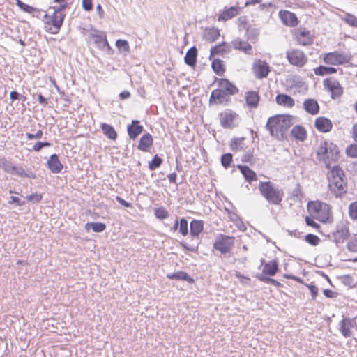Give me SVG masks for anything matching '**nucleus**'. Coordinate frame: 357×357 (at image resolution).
<instances>
[{"label":"nucleus","mask_w":357,"mask_h":357,"mask_svg":"<svg viewBox=\"0 0 357 357\" xmlns=\"http://www.w3.org/2000/svg\"><path fill=\"white\" fill-rule=\"evenodd\" d=\"M314 218H312L311 215L306 216L305 217V222L307 225L312 227V228L315 229L317 231L320 232L321 226L314 221Z\"/></svg>","instance_id":"obj_50"},{"label":"nucleus","mask_w":357,"mask_h":357,"mask_svg":"<svg viewBox=\"0 0 357 357\" xmlns=\"http://www.w3.org/2000/svg\"><path fill=\"white\" fill-rule=\"evenodd\" d=\"M162 162V158L158 156V155H155L152 160L149 162V168L150 170H155V169L160 167Z\"/></svg>","instance_id":"obj_44"},{"label":"nucleus","mask_w":357,"mask_h":357,"mask_svg":"<svg viewBox=\"0 0 357 357\" xmlns=\"http://www.w3.org/2000/svg\"><path fill=\"white\" fill-rule=\"evenodd\" d=\"M347 249L352 252H357V238L350 240L347 245Z\"/></svg>","instance_id":"obj_56"},{"label":"nucleus","mask_w":357,"mask_h":357,"mask_svg":"<svg viewBox=\"0 0 357 357\" xmlns=\"http://www.w3.org/2000/svg\"><path fill=\"white\" fill-rule=\"evenodd\" d=\"M217 88L211 91L208 104L210 106H226L231 102V97L239 92L237 86L227 78H215Z\"/></svg>","instance_id":"obj_1"},{"label":"nucleus","mask_w":357,"mask_h":357,"mask_svg":"<svg viewBox=\"0 0 357 357\" xmlns=\"http://www.w3.org/2000/svg\"><path fill=\"white\" fill-rule=\"evenodd\" d=\"M356 317H342L338 323V329L342 335L345 337H350L353 335L354 331H357Z\"/></svg>","instance_id":"obj_13"},{"label":"nucleus","mask_w":357,"mask_h":357,"mask_svg":"<svg viewBox=\"0 0 357 357\" xmlns=\"http://www.w3.org/2000/svg\"><path fill=\"white\" fill-rule=\"evenodd\" d=\"M323 62L329 66H341L349 63L351 56L343 52L333 51L321 54Z\"/></svg>","instance_id":"obj_8"},{"label":"nucleus","mask_w":357,"mask_h":357,"mask_svg":"<svg viewBox=\"0 0 357 357\" xmlns=\"http://www.w3.org/2000/svg\"><path fill=\"white\" fill-rule=\"evenodd\" d=\"M328 190L336 198L342 197L347 193V182L344 170L335 165L327 174Z\"/></svg>","instance_id":"obj_2"},{"label":"nucleus","mask_w":357,"mask_h":357,"mask_svg":"<svg viewBox=\"0 0 357 357\" xmlns=\"http://www.w3.org/2000/svg\"><path fill=\"white\" fill-rule=\"evenodd\" d=\"M351 135L353 140L357 142V121L352 125L351 129Z\"/></svg>","instance_id":"obj_62"},{"label":"nucleus","mask_w":357,"mask_h":357,"mask_svg":"<svg viewBox=\"0 0 357 357\" xmlns=\"http://www.w3.org/2000/svg\"><path fill=\"white\" fill-rule=\"evenodd\" d=\"M52 9V13L48 12L45 13L42 20L44 24V29L47 32L56 34L63 24L65 14L63 11V6L57 9L54 8Z\"/></svg>","instance_id":"obj_7"},{"label":"nucleus","mask_w":357,"mask_h":357,"mask_svg":"<svg viewBox=\"0 0 357 357\" xmlns=\"http://www.w3.org/2000/svg\"><path fill=\"white\" fill-rule=\"evenodd\" d=\"M197 56V50L195 47H191L188 50L185 56V62L188 66L193 67L196 64Z\"/></svg>","instance_id":"obj_36"},{"label":"nucleus","mask_w":357,"mask_h":357,"mask_svg":"<svg viewBox=\"0 0 357 357\" xmlns=\"http://www.w3.org/2000/svg\"><path fill=\"white\" fill-rule=\"evenodd\" d=\"M238 26L240 27V29L246 30L247 29L249 28L248 22H247V18L245 16L240 17L238 19Z\"/></svg>","instance_id":"obj_59"},{"label":"nucleus","mask_w":357,"mask_h":357,"mask_svg":"<svg viewBox=\"0 0 357 357\" xmlns=\"http://www.w3.org/2000/svg\"><path fill=\"white\" fill-rule=\"evenodd\" d=\"M43 132L42 130H38L35 134L33 133H26V138L29 140H32L34 139H40L43 137Z\"/></svg>","instance_id":"obj_58"},{"label":"nucleus","mask_w":357,"mask_h":357,"mask_svg":"<svg viewBox=\"0 0 357 357\" xmlns=\"http://www.w3.org/2000/svg\"><path fill=\"white\" fill-rule=\"evenodd\" d=\"M307 211L312 218L322 223H332L333 216L331 206L319 200L310 201L307 205Z\"/></svg>","instance_id":"obj_5"},{"label":"nucleus","mask_w":357,"mask_h":357,"mask_svg":"<svg viewBox=\"0 0 357 357\" xmlns=\"http://www.w3.org/2000/svg\"><path fill=\"white\" fill-rule=\"evenodd\" d=\"M90 228L94 232H102L106 229V225L102 222H88L85 225V229L89 230Z\"/></svg>","instance_id":"obj_40"},{"label":"nucleus","mask_w":357,"mask_h":357,"mask_svg":"<svg viewBox=\"0 0 357 357\" xmlns=\"http://www.w3.org/2000/svg\"><path fill=\"white\" fill-rule=\"evenodd\" d=\"M350 236L349 222L346 220H342L337 222L335 229L332 233V236L336 243H342Z\"/></svg>","instance_id":"obj_14"},{"label":"nucleus","mask_w":357,"mask_h":357,"mask_svg":"<svg viewBox=\"0 0 357 357\" xmlns=\"http://www.w3.org/2000/svg\"><path fill=\"white\" fill-rule=\"evenodd\" d=\"M275 102L278 105L286 109H291L295 105V100L285 93L278 94L275 97Z\"/></svg>","instance_id":"obj_26"},{"label":"nucleus","mask_w":357,"mask_h":357,"mask_svg":"<svg viewBox=\"0 0 357 357\" xmlns=\"http://www.w3.org/2000/svg\"><path fill=\"white\" fill-rule=\"evenodd\" d=\"M290 135L294 140L303 142L307 138V131L304 126L296 125L291 130Z\"/></svg>","instance_id":"obj_22"},{"label":"nucleus","mask_w":357,"mask_h":357,"mask_svg":"<svg viewBox=\"0 0 357 357\" xmlns=\"http://www.w3.org/2000/svg\"><path fill=\"white\" fill-rule=\"evenodd\" d=\"M47 166L50 171L53 174L61 172L63 165L61 162L59 156L56 154H52L47 161Z\"/></svg>","instance_id":"obj_23"},{"label":"nucleus","mask_w":357,"mask_h":357,"mask_svg":"<svg viewBox=\"0 0 357 357\" xmlns=\"http://www.w3.org/2000/svg\"><path fill=\"white\" fill-rule=\"evenodd\" d=\"M237 168L241 171L246 181L252 183L257 181V174L248 166L238 165Z\"/></svg>","instance_id":"obj_31"},{"label":"nucleus","mask_w":357,"mask_h":357,"mask_svg":"<svg viewBox=\"0 0 357 357\" xmlns=\"http://www.w3.org/2000/svg\"><path fill=\"white\" fill-rule=\"evenodd\" d=\"M51 144L47 142H38L35 143V144L33 146V151L36 152L40 151L43 147H47L50 146Z\"/></svg>","instance_id":"obj_55"},{"label":"nucleus","mask_w":357,"mask_h":357,"mask_svg":"<svg viewBox=\"0 0 357 357\" xmlns=\"http://www.w3.org/2000/svg\"><path fill=\"white\" fill-rule=\"evenodd\" d=\"M260 281L266 282V283H271V284H273L277 287H282V284H281L278 281H277L274 279H272L271 278L262 277V278H260Z\"/></svg>","instance_id":"obj_54"},{"label":"nucleus","mask_w":357,"mask_h":357,"mask_svg":"<svg viewBox=\"0 0 357 357\" xmlns=\"http://www.w3.org/2000/svg\"><path fill=\"white\" fill-rule=\"evenodd\" d=\"M244 99L249 109H256L259 106L260 95L258 91L250 90L245 93Z\"/></svg>","instance_id":"obj_20"},{"label":"nucleus","mask_w":357,"mask_h":357,"mask_svg":"<svg viewBox=\"0 0 357 357\" xmlns=\"http://www.w3.org/2000/svg\"><path fill=\"white\" fill-rule=\"evenodd\" d=\"M211 68L213 72L218 76H222L226 72V66L223 60L220 59H211Z\"/></svg>","instance_id":"obj_33"},{"label":"nucleus","mask_w":357,"mask_h":357,"mask_svg":"<svg viewBox=\"0 0 357 357\" xmlns=\"http://www.w3.org/2000/svg\"><path fill=\"white\" fill-rule=\"evenodd\" d=\"M116 46L119 49H123L125 52H129L130 50L129 43L126 40H117L116 42Z\"/></svg>","instance_id":"obj_52"},{"label":"nucleus","mask_w":357,"mask_h":357,"mask_svg":"<svg viewBox=\"0 0 357 357\" xmlns=\"http://www.w3.org/2000/svg\"><path fill=\"white\" fill-rule=\"evenodd\" d=\"M234 244L235 237L218 234L213 243V248L222 255H227L231 253Z\"/></svg>","instance_id":"obj_9"},{"label":"nucleus","mask_w":357,"mask_h":357,"mask_svg":"<svg viewBox=\"0 0 357 357\" xmlns=\"http://www.w3.org/2000/svg\"><path fill=\"white\" fill-rule=\"evenodd\" d=\"M349 215L353 220H357V202H351L349 206Z\"/></svg>","instance_id":"obj_47"},{"label":"nucleus","mask_w":357,"mask_h":357,"mask_svg":"<svg viewBox=\"0 0 357 357\" xmlns=\"http://www.w3.org/2000/svg\"><path fill=\"white\" fill-rule=\"evenodd\" d=\"M252 70L255 77L257 79H261L267 77L271 71V68L266 61L257 59L254 62Z\"/></svg>","instance_id":"obj_16"},{"label":"nucleus","mask_w":357,"mask_h":357,"mask_svg":"<svg viewBox=\"0 0 357 357\" xmlns=\"http://www.w3.org/2000/svg\"><path fill=\"white\" fill-rule=\"evenodd\" d=\"M241 12L239 6L225 7L218 15V21L226 22L237 16Z\"/></svg>","instance_id":"obj_19"},{"label":"nucleus","mask_w":357,"mask_h":357,"mask_svg":"<svg viewBox=\"0 0 357 357\" xmlns=\"http://www.w3.org/2000/svg\"><path fill=\"white\" fill-rule=\"evenodd\" d=\"M179 229H178V231L179 233L183 236H186L188 234V220L183 218L180 220V222H179Z\"/></svg>","instance_id":"obj_43"},{"label":"nucleus","mask_w":357,"mask_h":357,"mask_svg":"<svg viewBox=\"0 0 357 357\" xmlns=\"http://www.w3.org/2000/svg\"><path fill=\"white\" fill-rule=\"evenodd\" d=\"M286 58L293 66L303 68L308 61L306 54L298 48H291L286 52Z\"/></svg>","instance_id":"obj_10"},{"label":"nucleus","mask_w":357,"mask_h":357,"mask_svg":"<svg viewBox=\"0 0 357 357\" xmlns=\"http://www.w3.org/2000/svg\"><path fill=\"white\" fill-rule=\"evenodd\" d=\"M231 44L236 50L243 52L246 54H252V47L247 40L237 38L233 40Z\"/></svg>","instance_id":"obj_24"},{"label":"nucleus","mask_w":357,"mask_h":357,"mask_svg":"<svg viewBox=\"0 0 357 357\" xmlns=\"http://www.w3.org/2000/svg\"><path fill=\"white\" fill-rule=\"evenodd\" d=\"M16 5L24 12L32 14L33 17H39L41 10L28 4H26L20 0H15Z\"/></svg>","instance_id":"obj_34"},{"label":"nucleus","mask_w":357,"mask_h":357,"mask_svg":"<svg viewBox=\"0 0 357 357\" xmlns=\"http://www.w3.org/2000/svg\"><path fill=\"white\" fill-rule=\"evenodd\" d=\"M343 20L349 26L357 28V17L355 15L347 13L344 15Z\"/></svg>","instance_id":"obj_45"},{"label":"nucleus","mask_w":357,"mask_h":357,"mask_svg":"<svg viewBox=\"0 0 357 357\" xmlns=\"http://www.w3.org/2000/svg\"><path fill=\"white\" fill-rule=\"evenodd\" d=\"M235 276L239 279L240 282L243 284H247L250 282V279L249 277L243 275L241 273L237 272L235 273Z\"/></svg>","instance_id":"obj_63"},{"label":"nucleus","mask_w":357,"mask_h":357,"mask_svg":"<svg viewBox=\"0 0 357 357\" xmlns=\"http://www.w3.org/2000/svg\"><path fill=\"white\" fill-rule=\"evenodd\" d=\"M92 37H93L95 43H102L105 45L108 44L106 36L93 35Z\"/></svg>","instance_id":"obj_64"},{"label":"nucleus","mask_w":357,"mask_h":357,"mask_svg":"<svg viewBox=\"0 0 357 357\" xmlns=\"http://www.w3.org/2000/svg\"><path fill=\"white\" fill-rule=\"evenodd\" d=\"M314 73L317 76H325L332 75L337 73V68L333 66H319L314 68Z\"/></svg>","instance_id":"obj_35"},{"label":"nucleus","mask_w":357,"mask_h":357,"mask_svg":"<svg viewBox=\"0 0 357 357\" xmlns=\"http://www.w3.org/2000/svg\"><path fill=\"white\" fill-rule=\"evenodd\" d=\"M279 17L284 24L288 26H296L298 24V20L296 15L288 10H280Z\"/></svg>","instance_id":"obj_21"},{"label":"nucleus","mask_w":357,"mask_h":357,"mask_svg":"<svg viewBox=\"0 0 357 357\" xmlns=\"http://www.w3.org/2000/svg\"><path fill=\"white\" fill-rule=\"evenodd\" d=\"M233 157L231 153H225L221 158V163L225 168L230 167Z\"/></svg>","instance_id":"obj_49"},{"label":"nucleus","mask_w":357,"mask_h":357,"mask_svg":"<svg viewBox=\"0 0 357 357\" xmlns=\"http://www.w3.org/2000/svg\"><path fill=\"white\" fill-rule=\"evenodd\" d=\"M305 286L309 289L311 293L312 299L315 300L319 291L318 287L312 284H306Z\"/></svg>","instance_id":"obj_53"},{"label":"nucleus","mask_w":357,"mask_h":357,"mask_svg":"<svg viewBox=\"0 0 357 357\" xmlns=\"http://www.w3.org/2000/svg\"><path fill=\"white\" fill-rule=\"evenodd\" d=\"M262 271L261 273L257 276V278L260 280V278L262 277H273L276 275L279 271V264L277 259H273L268 262L261 263Z\"/></svg>","instance_id":"obj_17"},{"label":"nucleus","mask_w":357,"mask_h":357,"mask_svg":"<svg viewBox=\"0 0 357 357\" xmlns=\"http://www.w3.org/2000/svg\"><path fill=\"white\" fill-rule=\"evenodd\" d=\"M230 148L233 151L237 152L245 149L244 138H235L231 141Z\"/></svg>","instance_id":"obj_38"},{"label":"nucleus","mask_w":357,"mask_h":357,"mask_svg":"<svg viewBox=\"0 0 357 357\" xmlns=\"http://www.w3.org/2000/svg\"><path fill=\"white\" fill-rule=\"evenodd\" d=\"M204 230V222L201 220H192L190 223V234L192 238H198Z\"/></svg>","instance_id":"obj_28"},{"label":"nucleus","mask_w":357,"mask_h":357,"mask_svg":"<svg viewBox=\"0 0 357 357\" xmlns=\"http://www.w3.org/2000/svg\"><path fill=\"white\" fill-rule=\"evenodd\" d=\"M231 51V46L226 42H222L214 47L210 50V59L215 55H223Z\"/></svg>","instance_id":"obj_30"},{"label":"nucleus","mask_w":357,"mask_h":357,"mask_svg":"<svg viewBox=\"0 0 357 357\" xmlns=\"http://www.w3.org/2000/svg\"><path fill=\"white\" fill-rule=\"evenodd\" d=\"M155 217L160 220L166 219L169 216V213L164 207H159L154 210Z\"/></svg>","instance_id":"obj_46"},{"label":"nucleus","mask_w":357,"mask_h":357,"mask_svg":"<svg viewBox=\"0 0 357 357\" xmlns=\"http://www.w3.org/2000/svg\"><path fill=\"white\" fill-rule=\"evenodd\" d=\"M3 169L10 174H14V171L17 170V167L13 165L10 162L5 161L2 165Z\"/></svg>","instance_id":"obj_51"},{"label":"nucleus","mask_w":357,"mask_h":357,"mask_svg":"<svg viewBox=\"0 0 357 357\" xmlns=\"http://www.w3.org/2000/svg\"><path fill=\"white\" fill-rule=\"evenodd\" d=\"M293 119L290 114H275L268 118L266 127L271 136L280 138L292 125Z\"/></svg>","instance_id":"obj_4"},{"label":"nucleus","mask_w":357,"mask_h":357,"mask_svg":"<svg viewBox=\"0 0 357 357\" xmlns=\"http://www.w3.org/2000/svg\"><path fill=\"white\" fill-rule=\"evenodd\" d=\"M220 36V31L216 28H210L205 32L206 40L209 43L215 41Z\"/></svg>","instance_id":"obj_39"},{"label":"nucleus","mask_w":357,"mask_h":357,"mask_svg":"<svg viewBox=\"0 0 357 357\" xmlns=\"http://www.w3.org/2000/svg\"><path fill=\"white\" fill-rule=\"evenodd\" d=\"M43 195L38 193H33L31 195H28L26 199L29 202H39L42 200Z\"/></svg>","instance_id":"obj_57"},{"label":"nucleus","mask_w":357,"mask_h":357,"mask_svg":"<svg viewBox=\"0 0 357 357\" xmlns=\"http://www.w3.org/2000/svg\"><path fill=\"white\" fill-rule=\"evenodd\" d=\"M294 38L297 43L303 46H309L313 43L314 37L305 28H298L293 32Z\"/></svg>","instance_id":"obj_15"},{"label":"nucleus","mask_w":357,"mask_h":357,"mask_svg":"<svg viewBox=\"0 0 357 357\" xmlns=\"http://www.w3.org/2000/svg\"><path fill=\"white\" fill-rule=\"evenodd\" d=\"M324 295L328 298H335L337 296L338 294L332 289H325L323 290Z\"/></svg>","instance_id":"obj_61"},{"label":"nucleus","mask_w":357,"mask_h":357,"mask_svg":"<svg viewBox=\"0 0 357 357\" xmlns=\"http://www.w3.org/2000/svg\"><path fill=\"white\" fill-rule=\"evenodd\" d=\"M167 278L169 280L186 281L190 284L195 282V280L192 278H191L186 272L182 271L169 273L167 275Z\"/></svg>","instance_id":"obj_32"},{"label":"nucleus","mask_w":357,"mask_h":357,"mask_svg":"<svg viewBox=\"0 0 357 357\" xmlns=\"http://www.w3.org/2000/svg\"><path fill=\"white\" fill-rule=\"evenodd\" d=\"M323 86L330 93L331 98L333 100L340 98L344 93V88L340 82L331 77L323 80Z\"/></svg>","instance_id":"obj_12"},{"label":"nucleus","mask_w":357,"mask_h":357,"mask_svg":"<svg viewBox=\"0 0 357 357\" xmlns=\"http://www.w3.org/2000/svg\"><path fill=\"white\" fill-rule=\"evenodd\" d=\"M303 108L309 114L316 115L319 112V105L317 101L313 98H308L303 102Z\"/></svg>","instance_id":"obj_29"},{"label":"nucleus","mask_w":357,"mask_h":357,"mask_svg":"<svg viewBox=\"0 0 357 357\" xmlns=\"http://www.w3.org/2000/svg\"><path fill=\"white\" fill-rule=\"evenodd\" d=\"M347 157L357 158V142L348 145L345 149Z\"/></svg>","instance_id":"obj_41"},{"label":"nucleus","mask_w":357,"mask_h":357,"mask_svg":"<svg viewBox=\"0 0 357 357\" xmlns=\"http://www.w3.org/2000/svg\"><path fill=\"white\" fill-rule=\"evenodd\" d=\"M100 128L104 133V135L109 139L112 140H116L117 138V132L114 128L113 126H112L109 124L103 123L101 124Z\"/></svg>","instance_id":"obj_37"},{"label":"nucleus","mask_w":357,"mask_h":357,"mask_svg":"<svg viewBox=\"0 0 357 357\" xmlns=\"http://www.w3.org/2000/svg\"><path fill=\"white\" fill-rule=\"evenodd\" d=\"M258 189L261 195L273 205H280L284 197L282 189L277 187L271 181H260L258 184Z\"/></svg>","instance_id":"obj_6"},{"label":"nucleus","mask_w":357,"mask_h":357,"mask_svg":"<svg viewBox=\"0 0 357 357\" xmlns=\"http://www.w3.org/2000/svg\"><path fill=\"white\" fill-rule=\"evenodd\" d=\"M314 126L319 132L327 133L332 130L333 124L330 119L325 116H319L315 119Z\"/></svg>","instance_id":"obj_18"},{"label":"nucleus","mask_w":357,"mask_h":357,"mask_svg":"<svg viewBox=\"0 0 357 357\" xmlns=\"http://www.w3.org/2000/svg\"><path fill=\"white\" fill-rule=\"evenodd\" d=\"M258 35L259 32L255 29H250L248 28L246 29L245 37L247 41H250L251 43H255L258 39Z\"/></svg>","instance_id":"obj_42"},{"label":"nucleus","mask_w":357,"mask_h":357,"mask_svg":"<svg viewBox=\"0 0 357 357\" xmlns=\"http://www.w3.org/2000/svg\"><path fill=\"white\" fill-rule=\"evenodd\" d=\"M153 138L152 135L147 132L144 134L139 142L137 149L143 152H147L153 146Z\"/></svg>","instance_id":"obj_27"},{"label":"nucleus","mask_w":357,"mask_h":357,"mask_svg":"<svg viewBox=\"0 0 357 357\" xmlns=\"http://www.w3.org/2000/svg\"><path fill=\"white\" fill-rule=\"evenodd\" d=\"M220 126L223 128H234L237 126L239 115L231 109H225L218 114Z\"/></svg>","instance_id":"obj_11"},{"label":"nucleus","mask_w":357,"mask_h":357,"mask_svg":"<svg viewBox=\"0 0 357 357\" xmlns=\"http://www.w3.org/2000/svg\"><path fill=\"white\" fill-rule=\"evenodd\" d=\"M340 153V148L335 143L326 139L321 141L315 151L316 158L328 169L331 168L333 163L338 161Z\"/></svg>","instance_id":"obj_3"},{"label":"nucleus","mask_w":357,"mask_h":357,"mask_svg":"<svg viewBox=\"0 0 357 357\" xmlns=\"http://www.w3.org/2000/svg\"><path fill=\"white\" fill-rule=\"evenodd\" d=\"M144 130V127L140 124L139 121L132 120L128 126L127 131L129 137L135 139Z\"/></svg>","instance_id":"obj_25"},{"label":"nucleus","mask_w":357,"mask_h":357,"mask_svg":"<svg viewBox=\"0 0 357 357\" xmlns=\"http://www.w3.org/2000/svg\"><path fill=\"white\" fill-rule=\"evenodd\" d=\"M305 239L306 242L314 246L319 245L321 241L317 236L311 234L306 235Z\"/></svg>","instance_id":"obj_48"},{"label":"nucleus","mask_w":357,"mask_h":357,"mask_svg":"<svg viewBox=\"0 0 357 357\" xmlns=\"http://www.w3.org/2000/svg\"><path fill=\"white\" fill-rule=\"evenodd\" d=\"M82 6L84 10L91 11L93 9V0H82Z\"/></svg>","instance_id":"obj_60"}]
</instances>
